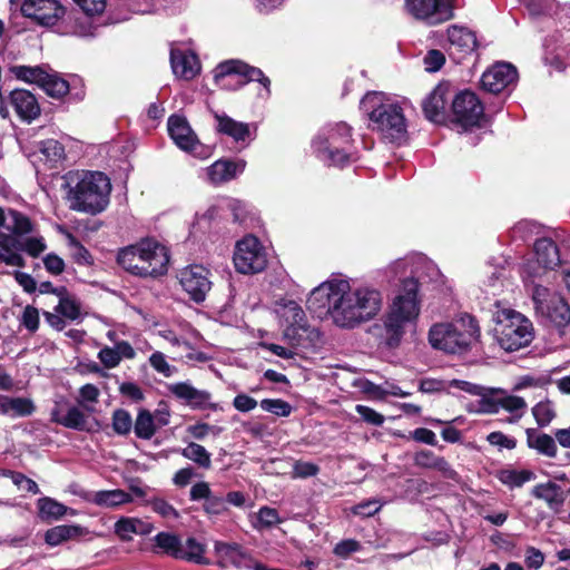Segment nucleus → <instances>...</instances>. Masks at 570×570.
<instances>
[{
	"label": "nucleus",
	"instance_id": "obj_1",
	"mask_svg": "<svg viewBox=\"0 0 570 570\" xmlns=\"http://www.w3.org/2000/svg\"><path fill=\"white\" fill-rule=\"evenodd\" d=\"M383 305L381 291L368 284L330 279L315 287L307 308L318 317L328 316L342 328H354L374 318Z\"/></svg>",
	"mask_w": 570,
	"mask_h": 570
},
{
	"label": "nucleus",
	"instance_id": "obj_2",
	"mask_svg": "<svg viewBox=\"0 0 570 570\" xmlns=\"http://www.w3.org/2000/svg\"><path fill=\"white\" fill-rule=\"evenodd\" d=\"M419 315L417 282L414 278H406L383 318L382 337L385 344L391 348L397 347Z\"/></svg>",
	"mask_w": 570,
	"mask_h": 570
},
{
	"label": "nucleus",
	"instance_id": "obj_3",
	"mask_svg": "<svg viewBox=\"0 0 570 570\" xmlns=\"http://www.w3.org/2000/svg\"><path fill=\"white\" fill-rule=\"evenodd\" d=\"M361 109L367 115L368 127L391 142L406 139V120L402 108L385 94L367 92L361 100Z\"/></svg>",
	"mask_w": 570,
	"mask_h": 570
},
{
	"label": "nucleus",
	"instance_id": "obj_4",
	"mask_svg": "<svg viewBox=\"0 0 570 570\" xmlns=\"http://www.w3.org/2000/svg\"><path fill=\"white\" fill-rule=\"evenodd\" d=\"M110 179L101 171H86L75 186H69L70 209L89 215L102 213L109 205Z\"/></svg>",
	"mask_w": 570,
	"mask_h": 570
},
{
	"label": "nucleus",
	"instance_id": "obj_5",
	"mask_svg": "<svg viewBox=\"0 0 570 570\" xmlns=\"http://www.w3.org/2000/svg\"><path fill=\"white\" fill-rule=\"evenodd\" d=\"M480 327L471 315H462L450 323L434 324L429 331V342L433 348L449 354H461L478 341Z\"/></svg>",
	"mask_w": 570,
	"mask_h": 570
},
{
	"label": "nucleus",
	"instance_id": "obj_6",
	"mask_svg": "<svg viewBox=\"0 0 570 570\" xmlns=\"http://www.w3.org/2000/svg\"><path fill=\"white\" fill-rule=\"evenodd\" d=\"M352 128L346 122L328 125L313 142L317 157L333 166H344L353 160Z\"/></svg>",
	"mask_w": 570,
	"mask_h": 570
},
{
	"label": "nucleus",
	"instance_id": "obj_7",
	"mask_svg": "<svg viewBox=\"0 0 570 570\" xmlns=\"http://www.w3.org/2000/svg\"><path fill=\"white\" fill-rule=\"evenodd\" d=\"M494 336L507 352L528 346L533 340L532 323L521 313L503 308L495 314Z\"/></svg>",
	"mask_w": 570,
	"mask_h": 570
},
{
	"label": "nucleus",
	"instance_id": "obj_8",
	"mask_svg": "<svg viewBox=\"0 0 570 570\" xmlns=\"http://www.w3.org/2000/svg\"><path fill=\"white\" fill-rule=\"evenodd\" d=\"M275 312L285 326L283 335L292 346L307 348L320 340V332L307 325L303 308L294 301L282 299Z\"/></svg>",
	"mask_w": 570,
	"mask_h": 570
},
{
	"label": "nucleus",
	"instance_id": "obj_9",
	"mask_svg": "<svg viewBox=\"0 0 570 570\" xmlns=\"http://www.w3.org/2000/svg\"><path fill=\"white\" fill-rule=\"evenodd\" d=\"M233 261L238 273L256 274L265 269L267 255L258 238L248 235L236 243Z\"/></svg>",
	"mask_w": 570,
	"mask_h": 570
},
{
	"label": "nucleus",
	"instance_id": "obj_10",
	"mask_svg": "<svg viewBox=\"0 0 570 570\" xmlns=\"http://www.w3.org/2000/svg\"><path fill=\"white\" fill-rule=\"evenodd\" d=\"M532 299L535 311L556 326L561 327L570 323V307L558 293L537 285L533 288Z\"/></svg>",
	"mask_w": 570,
	"mask_h": 570
},
{
	"label": "nucleus",
	"instance_id": "obj_11",
	"mask_svg": "<svg viewBox=\"0 0 570 570\" xmlns=\"http://www.w3.org/2000/svg\"><path fill=\"white\" fill-rule=\"evenodd\" d=\"M405 8L415 19L435 26L453 18V0H405Z\"/></svg>",
	"mask_w": 570,
	"mask_h": 570
},
{
	"label": "nucleus",
	"instance_id": "obj_12",
	"mask_svg": "<svg viewBox=\"0 0 570 570\" xmlns=\"http://www.w3.org/2000/svg\"><path fill=\"white\" fill-rule=\"evenodd\" d=\"M454 120L463 128L480 126L483 119V106L475 94L462 91L452 101Z\"/></svg>",
	"mask_w": 570,
	"mask_h": 570
},
{
	"label": "nucleus",
	"instance_id": "obj_13",
	"mask_svg": "<svg viewBox=\"0 0 570 570\" xmlns=\"http://www.w3.org/2000/svg\"><path fill=\"white\" fill-rule=\"evenodd\" d=\"M234 75L243 78V80L239 81L240 86L249 81H258L263 85L266 92L269 94L271 80L264 76L261 69L248 66L242 60H226L220 62L215 69V80L217 82Z\"/></svg>",
	"mask_w": 570,
	"mask_h": 570
},
{
	"label": "nucleus",
	"instance_id": "obj_14",
	"mask_svg": "<svg viewBox=\"0 0 570 570\" xmlns=\"http://www.w3.org/2000/svg\"><path fill=\"white\" fill-rule=\"evenodd\" d=\"M21 12L39 24L53 26L63 17L65 8L58 0H24Z\"/></svg>",
	"mask_w": 570,
	"mask_h": 570
},
{
	"label": "nucleus",
	"instance_id": "obj_15",
	"mask_svg": "<svg viewBox=\"0 0 570 570\" xmlns=\"http://www.w3.org/2000/svg\"><path fill=\"white\" fill-rule=\"evenodd\" d=\"M179 282L183 288L197 303L203 302L212 288L209 272L202 265H191L180 272Z\"/></svg>",
	"mask_w": 570,
	"mask_h": 570
},
{
	"label": "nucleus",
	"instance_id": "obj_16",
	"mask_svg": "<svg viewBox=\"0 0 570 570\" xmlns=\"http://www.w3.org/2000/svg\"><path fill=\"white\" fill-rule=\"evenodd\" d=\"M214 551L218 564L223 568L235 567L256 570V566L259 563L237 543L216 541Z\"/></svg>",
	"mask_w": 570,
	"mask_h": 570
},
{
	"label": "nucleus",
	"instance_id": "obj_17",
	"mask_svg": "<svg viewBox=\"0 0 570 570\" xmlns=\"http://www.w3.org/2000/svg\"><path fill=\"white\" fill-rule=\"evenodd\" d=\"M518 78L517 69L507 62H498L483 72L481 77L482 88L492 94H499Z\"/></svg>",
	"mask_w": 570,
	"mask_h": 570
},
{
	"label": "nucleus",
	"instance_id": "obj_18",
	"mask_svg": "<svg viewBox=\"0 0 570 570\" xmlns=\"http://www.w3.org/2000/svg\"><path fill=\"white\" fill-rule=\"evenodd\" d=\"M0 230L4 236L19 240L33 232V224L23 213L0 207Z\"/></svg>",
	"mask_w": 570,
	"mask_h": 570
},
{
	"label": "nucleus",
	"instance_id": "obj_19",
	"mask_svg": "<svg viewBox=\"0 0 570 570\" xmlns=\"http://www.w3.org/2000/svg\"><path fill=\"white\" fill-rule=\"evenodd\" d=\"M167 126L171 139L180 149L197 154V149L202 146L186 118L173 115L169 117Z\"/></svg>",
	"mask_w": 570,
	"mask_h": 570
},
{
	"label": "nucleus",
	"instance_id": "obj_20",
	"mask_svg": "<svg viewBox=\"0 0 570 570\" xmlns=\"http://www.w3.org/2000/svg\"><path fill=\"white\" fill-rule=\"evenodd\" d=\"M144 259L146 261L147 271L145 276L156 277L167 272L169 255L167 248L153 239L142 242Z\"/></svg>",
	"mask_w": 570,
	"mask_h": 570
},
{
	"label": "nucleus",
	"instance_id": "obj_21",
	"mask_svg": "<svg viewBox=\"0 0 570 570\" xmlns=\"http://www.w3.org/2000/svg\"><path fill=\"white\" fill-rule=\"evenodd\" d=\"M169 392L184 401L188 406L197 410L215 409L210 403L212 394L205 390H198L187 382L174 383L168 386Z\"/></svg>",
	"mask_w": 570,
	"mask_h": 570
},
{
	"label": "nucleus",
	"instance_id": "obj_22",
	"mask_svg": "<svg viewBox=\"0 0 570 570\" xmlns=\"http://www.w3.org/2000/svg\"><path fill=\"white\" fill-rule=\"evenodd\" d=\"M9 101L18 117L24 122H32L41 112L40 105L33 94L26 89H14L9 95Z\"/></svg>",
	"mask_w": 570,
	"mask_h": 570
},
{
	"label": "nucleus",
	"instance_id": "obj_23",
	"mask_svg": "<svg viewBox=\"0 0 570 570\" xmlns=\"http://www.w3.org/2000/svg\"><path fill=\"white\" fill-rule=\"evenodd\" d=\"M450 96V88L446 85H439L423 100V112L430 121L439 124L445 119V109Z\"/></svg>",
	"mask_w": 570,
	"mask_h": 570
},
{
	"label": "nucleus",
	"instance_id": "obj_24",
	"mask_svg": "<svg viewBox=\"0 0 570 570\" xmlns=\"http://www.w3.org/2000/svg\"><path fill=\"white\" fill-rule=\"evenodd\" d=\"M170 63L174 75L185 80L195 78L200 71L198 58L193 52L171 49Z\"/></svg>",
	"mask_w": 570,
	"mask_h": 570
},
{
	"label": "nucleus",
	"instance_id": "obj_25",
	"mask_svg": "<svg viewBox=\"0 0 570 570\" xmlns=\"http://www.w3.org/2000/svg\"><path fill=\"white\" fill-rule=\"evenodd\" d=\"M245 160H217L207 168V177L212 184H222L234 179L245 169Z\"/></svg>",
	"mask_w": 570,
	"mask_h": 570
},
{
	"label": "nucleus",
	"instance_id": "obj_26",
	"mask_svg": "<svg viewBox=\"0 0 570 570\" xmlns=\"http://www.w3.org/2000/svg\"><path fill=\"white\" fill-rule=\"evenodd\" d=\"M89 533V530L79 524H60L45 532V542L50 547H57L70 540H78Z\"/></svg>",
	"mask_w": 570,
	"mask_h": 570
},
{
	"label": "nucleus",
	"instance_id": "obj_27",
	"mask_svg": "<svg viewBox=\"0 0 570 570\" xmlns=\"http://www.w3.org/2000/svg\"><path fill=\"white\" fill-rule=\"evenodd\" d=\"M83 498L98 507L107 509H116L132 501L131 494L120 489L96 491L85 494Z\"/></svg>",
	"mask_w": 570,
	"mask_h": 570
},
{
	"label": "nucleus",
	"instance_id": "obj_28",
	"mask_svg": "<svg viewBox=\"0 0 570 570\" xmlns=\"http://www.w3.org/2000/svg\"><path fill=\"white\" fill-rule=\"evenodd\" d=\"M216 119V130L219 134L232 137L235 141H245L250 136L248 124L236 121L225 114L214 112Z\"/></svg>",
	"mask_w": 570,
	"mask_h": 570
},
{
	"label": "nucleus",
	"instance_id": "obj_29",
	"mask_svg": "<svg viewBox=\"0 0 570 570\" xmlns=\"http://www.w3.org/2000/svg\"><path fill=\"white\" fill-rule=\"evenodd\" d=\"M37 508L38 517L45 522L57 521L65 515H77V511L75 509L68 508L50 497L40 498L37 501Z\"/></svg>",
	"mask_w": 570,
	"mask_h": 570
},
{
	"label": "nucleus",
	"instance_id": "obj_30",
	"mask_svg": "<svg viewBox=\"0 0 570 570\" xmlns=\"http://www.w3.org/2000/svg\"><path fill=\"white\" fill-rule=\"evenodd\" d=\"M414 463L420 468L436 470L448 479H455L456 476V472L452 469L450 463L443 456H439L430 450L416 452Z\"/></svg>",
	"mask_w": 570,
	"mask_h": 570
},
{
	"label": "nucleus",
	"instance_id": "obj_31",
	"mask_svg": "<svg viewBox=\"0 0 570 570\" xmlns=\"http://www.w3.org/2000/svg\"><path fill=\"white\" fill-rule=\"evenodd\" d=\"M36 411V405L28 397H11L0 394V414L11 417L30 416Z\"/></svg>",
	"mask_w": 570,
	"mask_h": 570
},
{
	"label": "nucleus",
	"instance_id": "obj_32",
	"mask_svg": "<svg viewBox=\"0 0 570 570\" xmlns=\"http://www.w3.org/2000/svg\"><path fill=\"white\" fill-rule=\"evenodd\" d=\"M118 263L128 272L135 275L145 276L142 242L136 246L124 248L118 254Z\"/></svg>",
	"mask_w": 570,
	"mask_h": 570
},
{
	"label": "nucleus",
	"instance_id": "obj_33",
	"mask_svg": "<svg viewBox=\"0 0 570 570\" xmlns=\"http://www.w3.org/2000/svg\"><path fill=\"white\" fill-rule=\"evenodd\" d=\"M153 531V524L137 518H121L115 524V532L121 540L129 541L134 534L145 535Z\"/></svg>",
	"mask_w": 570,
	"mask_h": 570
},
{
	"label": "nucleus",
	"instance_id": "obj_34",
	"mask_svg": "<svg viewBox=\"0 0 570 570\" xmlns=\"http://www.w3.org/2000/svg\"><path fill=\"white\" fill-rule=\"evenodd\" d=\"M531 493L534 498L543 500L554 511H558L564 502L563 491L554 482L537 484Z\"/></svg>",
	"mask_w": 570,
	"mask_h": 570
},
{
	"label": "nucleus",
	"instance_id": "obj_35",
	"mask_svg": "<svg viewBox=\"0 0 570 570\" xmlns=\"http://www.w3.org/2000/svg\"><path fill=\"white\" fill-rule=\"evenodd\" d=\"M493 392L501 394L499 397L500 407L510 413L507 422L511 424L519 422L528 409L525 400L518 395L507 394L502 390H493Z\"/></svg>",
	"mask_w": 570,
	"mask_h": 570
},
{
	"label": "nucleus",
	"instance_id": "obj_36",
	"mask_svg": "<svg viewBox=\"0 0 570 570\" xmlns=\"http://www.w3.org/2000/svg\"><path fill=\"white\" fill-rule=\"evenodd\" d=\"M537 262L547 269H552L560 264V255L557 245L549 238L538 239L534 244Z\"/></svg>",
	"mask_w": 570,
	"mask_h": 570
},
{
	"label": "nucleus",
	"instance_id": "obj_37",
	"mask_svg": "<svg viewBox=\"0 0 570 570\" xmlns=\"http://www.w3.org/2000/svg\"><path fill=\"white\" fill-rule=\"evenodd\" d=\"M51 420L65 428L73 430H85L87 417L85 413L77 406H70L63 414L57 406L51 411Z\"/></svg>",
	"mask_w": 570,
	"mask_h": 570
},
{
	"label": "nucleus",
	"instance_id": "obj_38",
	"mask_svg": "<svg viewBox=\"0 0 570 570\" xmlns=\"http://www.w3.org/2000/svg\"><path fill=\"white\" fill-rule=\"evenodd\" d=\"M20 252L19 240L4 236L0 230V262L8 266L23 267L26 261Z\"/></svg>",
	"mask_w": 570,
	"mask_h": 570
},
{
	"label": "nucleus",
	"instance_id": "obj_39",
	"mask_svg": "<svg viewBox=\"0 0 570 570\" xmlns=\"http://www.w3.org/2000/svg\"><path fill=\"white\" fill-rule=\"evenodd\" d=\"M448 38L452 47L463 52H471L476 46L475 35L464 27H450L448 29Z\"/></svg>",
	"mask_w": 570,
	"mask_h": 570
},
{
	"label": "nucleus",
	"instance_id": "obj_40",
	"mask_svg": "<svg viewBox=\"0 0 570 570\" xmlns=\"http://www.w3.org/2000/svg\"><path fill=\"white\" fill-rule=\"evenodd\" d=\"M153 540L155 542V552L179 559L181 550L179 535L171 532H159Z\"/></svg>",
	"mask_w": 570,
	"mask_h": 570
},
{
	"label": "nucleus",
	"instance_id": "obj_41",
	"mask_svg": "<svg viewBox=\"0 0 570 570\" xmlns=\"http://www.w3.org/2000/svg\"><path fill=\"white\" fill-rule=\"evenodd\" d=\"M525 433L527 442L530 448L535 449L538 452L549 458L557 455V445L552 436L544 433L539 434L533 429H528Z\"/></svg>",
	"mask_w": 570,
	"mask_h": 570
},
{
	"label": "nucleus",
	"instance_id": "obj_42",
	"mask_svg": "<svg viewBox=\"0 0 570 570\" xmlns=\"http://www.w3.org/2000/svg\"><path fill=\"white\" fill-rule=\"evenodd\" d=\"M204 553L205 546L195 538H188L185 543L181 542L179 559L197 564H208V560L205 558Z\"/></svg>",
	"mask_w": 570,
	"mask_h": 570
},
{
	"label": "nucleus",
	"instance_id": "obj_43",
	"mask_svg": "<svg viewBox=\"0 0 570 570\" xmlns=\"http://www.w3.org/2000/svg\"><path fill=\"white\" fill-rule=\"evenodd\" d=\"M60 230L67 238L68 248L75 263L83 266L91 265L94 261L89 250L70 232L63 228H60Z\"/></svg>",
	"mask_w": 570,
	"mask_h": 570
},
{
	"label": "nucleus",
	"instance_id": "obj_44",
	"mask_svg": "<svg viewBox=\"0 0 570 570\" xmlns=\"http://www.w3.org/2000/svg\"><path fill=\"white\" fill-rule=\"evenodd\" d=\"M10 72L19 80L35 83L40 87L41 82L47 78V71L40 66H12Z\"/></svg>",
	"mask_w": 570,
	"mask_h": 570
},
{
	"label": "nucleus",
	"instance_id": "obj_45",
	"mask_svg": "<svg viewBox=\"0 0 570 570\" xmlns=\"http://www.w3.org/2000/svg\"><path fill=\"white\" fill-rule=\"evenodd\" d=\"M55 311L71 322H80L83 317L81 303L76 296L60 299Z\"/></svg>",
	"mask_w": 570,
	"mask_h": 570
},
{
	"label": "nucleus",
	"instance_id": "obj_46",
	"mask_svg": "<svg viewBox=\"0 0 570 570\" xmlns=\"http://www.w3.org/2000/svg\"><path fill=\"white\" fill-rule=\"evenodd\" d=\"M283 522L276 509L263 507L253 517L252 525L258 531L268 530Z\"/></svg>",
	"mask_w": 570,
	"mask_h": 570
},
{
	"label": "nucleus",
	"instance_id": "obj_47",
	"mask_svg": "<svg viewBox=\"0 0 570 570\" xmlns=\"http://www.w3.org/2000/svg\"><path fill=\"white\" fill-rule=\"evenodd\" d=\"M531 413L540 428H547L557 417L556 405L548 399L538 402L531 409Z\"/></svg>",
	"mask_w": 570,
	"mask_h": 570
},
{
	"label": "nucleus",
	"instance_id": "obj_48",
	"mask_svg": "<svg viewBox=\"0 0 570 570\" xmlns=\"http://www.w3.org/2000/svg\"><path fill=\"white\" fill-rule=\"evenodd\" d=\"M181 455L203 469H209L212 466L210 453L198 443L190 442L187 444V446L181 450Z\"/></svg>",
	"mask_w": 570,
	"mask_h": 570
},
{
	"label": "nucleus",
	"instance_id": "obj_49",
	"mask_svg": "<svg viewBox=\"0 0 570 570\" xmlns=\"http://www.w3.org/2000/svg\"><path fill=\"white\" fill-rule=\"evenodd\" d=\"M135 434L139 439L149 440L156 432V425L153 414L147 410L139 411L135 425Z\"/></svg>",
	"mask_w": 570,
	"mask_h": 570
},
{
	"label": "nucleus",
	"instance_id": "obj_50",
	"mask_svg": "<svg viewBox=\"0 0 570 570\" xmlns=\"http://www.w3.org/2000/svg\"><path fill=\"white\" fill-rule=\"evenodd\" d=\"M40 88L52 98H61L69 92V83L57 73L47 72V78L41 82Z\"/></svg>",
	"mask_w": 570,
	"mask_h": 570
},
{
	"label": "nucleus",
	"instance_id": "obj_51",
	"mask_svg": "<svg viewBox=\"0 0 570 570\" xmlns=\"http://www.w3.org/2000/svg\"><path fill=\"white\" fill-rule=\"evenodd\" d=\"M532 478L533 473L528 470L518 471L513 469H505L499 472V480L511 488H519Z\"/></svg>",
	"mask_w": 570,
	"mask_h": 570
},
{
	"label": "nucleus",
	"instance_id": "obj_52",
	"mask_svg": "<svg viewBox=\"0 0 570 570\" xmlns=\"http://www.w3.org/2000/svg\"><path fill=\"white\" fill-rule=\"evenodd\" d=\"M262 410L276 416L287 417L292 413V405L282 399H264L259 402Z\"/></svg>",
	"mask_w": 570,
	"mask_h": 570
},
{
	"label": "nucleus",
	"instance_id": "obj_53",
	"mask_svg": "<svg viewBox=\"0 0 570 570\" xmlns=\"http://www.w3.org/2000/svg\"><path fill=\"white\" fill-rule=\"evenodd\" d=\"M142 504L150 507L154 512L165 519H177L179 517L178 511L163 498L155 497L144 500Z\"/></svg>",
	"mask_w": 570,
	"mask_h": 570
},
{
	"label": "nucleus",
	"instance_id": "obj_54",
	"mask_svg": "<svg viewBox=\"0 0 570 570\" xmlns=\"http://www.w3.org/2000/svg\"><path fill=\"white\" fill-rule=\"evenodd\" d=\"M112 429L119 435H127L132 429V420L129 412L122 409L114 411Z\"/></svg>",
	"mask_w": 570,
	"mask_h": 570
},
{
	"label": "nucleus",
	"instance_id": "obj_55",
	"mask_svg": "<svg viewBox=\"0 0 570 570\" xmlns=\"http://www.w3.org/2000/svg\"><path fill=\"white\" fill-rule=\"evenodd\" d=\"M46 248L47 245L41 236L27 237L23 240L19 239V249L32 257H38Z\"/></svg>",
	"mask_w": 570,
	"mask_h": 570
},
{
	"label": "nucleus",
	"instance_id": "obj_56",
	"mask_svg": "<svg viewBox=\"0 0 570 570\" xmlns=\"http://www.w3.org/2000/svg\"><path fill=\"white\" fill-rule=\"evenodd\" d=\"M3 475L9 476L13 484H16L20 490L37 494L39 493V487L38 484L27 478L24 474L20 472H13V471H4Z\"/></svg>",
	"mask_w": 570,
	"mask_h": 570
},
{
	"label": "nucleus",
	"instance_id": "obj_57",
	"mask_svg": "<svg viewBox=\"0 0 570 570\" xmlns=\"http://www.w3.org/2000/svg\"><path fill=\"white\" fill-rule=\"evenodd\" d=\"M320 472L318 465L306 462V461H295L293 465L292 478L293 479H306L309 476H315Z\"/></svg>",
	"mask_w": 570,
	"mask_h": 570
},
{
	"label": "nucleus",
	"instance_id": "obj_58",
	"mask_svg": "<svg viewBox=\"0 0 570 570\" xmlns=\"http://www.w3.org/2000/svg\"><path fill=\"white\" fill-rule=\"evenodd\" d=\"M445 62L444 55L436 49L429 50L423 58L424 69L428 72L439 71Z\"/></svg>",
	"mask_w": 570,
	"mask_h": 570
},
{
	"label": "nucleus",
	"instance_id": "obj_59",
	"mask_svg": "<svg viewBox=\"0 0 570 570\" xmlns=\"http://www.w3.org/2000/svg\"><path fill=\"white\" fill-rule=\"evenodd\" d=\"M20 322L28 331L35 333L39 327L38 309L32 305H27L22 312Z\"/></svg>",
	"mask_w": 570,
	"mask_h": 570
},
{
	"label": "nucleus",
	"instance_id": "obj_60",
	"mask_svg": "<svg viewBox=\"0 0 570 570\" xmlns=\"http://www.w3.org/2000/svg\"><path fill=\"white\" fill-rule=\"evenodd\" d=\"M40 150L50 160H58L62 158L65 154L62 145L55 139H48L42 141L40 145Z\"/></svg>",
	"mask_w": 570,
	"mask_h": 570
},
{
	"label": "nucleus",
	"instance_id": "obj_61",
	"mask_svg": "<svg viewBox=\"0 0 570 570\" xmlns=\"http://www.w3.org/2000/svg\"><path fill=\"white\" fill-rule=\"evenodd\" d=\"M149 363L155 371L169 377L174 373V367L168 364L165 355L161 352H155L149 357Z\"/></svg>",
	"mask_w": 570,
	"mask_h": 570
},
{
	"label": "nucleus",
	"instance_id": "obj_62",
	"mask_svg": "<svg viewBox=\"0 0 570 570\" xmlns=\"http://www.w3.org/2000/svg\"><path fill=\"white\" fill-rule=\"evenodd\" d=\"M487 441L493 445V446H497L499 449H508V450H512L517 446V441L515 439L513 438H510L505 434H503L502 432L500 431H495V432H491L488 436H487Z\"/></svg>",
	"mask_w": 570,
	"mask_h": 570
},
{
	"label": "nucleus",
	"instance_id": "obj_63",
	"mask_svg": "<svg viewBox=\"0 0 570 570\" xmlns=\"http://www.w3.org/2000/svg\"><path fill=\"white\" fill-rule=\"evenodd\" d=\"M382 508L379 500H366L352 508V513L362 517H372L377 513Z\"/></svg>",
	"mask_w": 570,
	"mask_h": 570
},
{
	"label": "nucleus",
	"instance_id": "obj_64",
	"mask_svg": "<svg viewBox=\"0 0 570 570\" xmlns=\"http://www.w3.org/2000/svg\"><path fill=\"white\" fill-rule=\"evenodd\" d=\"M98 358L106 368H115L121 362L115 347L105 346L98 353Z\"/></svg>",
	"mask_w": 570,
	"mask_h": 570
}]
</instances>
